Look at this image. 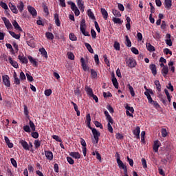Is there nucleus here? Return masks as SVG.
<instances>
[{
	"label": "nucleus",
	"mask_w": 176,
	"mask_h": 176,
	"mask_svg": "<svg viewBox=\"0 0 176 176\" xmlns=\"http://www.w3.org/2000/svg\"><path fill=\"white\" fill-rule=\"evenodd\" d=\"M80 30L82 34L85 35V36H90V34H89V32H86V21L85 20V19H82L81 20L80 24Z\"/></svg>",
	"instance_id": "1"
},
{
	"label": "nucleus",
	"mask_w": 176,
	"mask_h": 176,
	"mask_svg": "<svg viewBox=\"0 0 176 176\" xmlns=\"http://www.w3.org/2000/svg\"><path fill=\"white\" fill-rule=\"evenodd\" d=\"M92 134L94 135V140H93V143L94 144H98V140H99V137L100 135H101V133L97 131V129H92Z\"/></svg>",
	"instance_id": "2"
},
{
	"label": "nucleus",
	"mask_w": 176,
	"mask_h": 176,
	"mask_svg": "<svg viewBox=\"0 0 176 176\" xmlns=\"http://www.w3.org/2000/svg\"><path fill=\"white\" fill-rule=\"evenodd\" d=\"M126 63L130 68H134L135 65H137V63L135 62V59L133 58H129L126 59Z\"/></svg>",
	"instance_id": "3"
},
{
	"label": "nucleus",
	"mask_w": 176,
	"mask_h": 176,
	"mask_svg": "<svg viewBox=\"0 0 176 176\" xmlns=\"http://www.w3.org/2000/svg\"><path fill=\"white\" fill-rule=\"evenodd\" d=\"M2 20L8 30H12L13 26L12 25V23H10V21L9 19H7L6 17H2Z\"/></svg>",
	"instance_id": "4"
},
{
	"label": "nucleus",
	"mask_w": 176,
	"mask_h": 176,
	"mask_svg": "<svg viewBox=\"0 0 176 176\" xmlns=\"http://www.w3.org/2000/svg\"><path fill=\"white\" fill-rule=\"evenodd\" d=\"M111 81L114 87H116V89H119V82H118V79L115 77V73L111 74Z\"/></svg>",
	"instance_id": "5"
},
{
	"label": "nucleus",
	"mask_w": 176,
	"mask_h": 176,
	"mask_svg": "<svg viewBox=\"0 0 176 176\" xmlns=\"http://www.w3.org/2000/svg\"><path fill=\"white\" fill-rule=\"evenodd\" d=\"M3 82L7 87H10V81L9 80V76L5 75L2 76Z\"/></svg>",
	"instance_id": "6"
},
{
	"label": "nucleus",
	"mask_w": 176,
	"mask_h": 176,
	"mask_svg": "<svg viewBox=\"0 0 176 176\" xmlns=\"http://www.w3.org/2000/svg\"><path fill=\"white\" fill-rule=\"evenodd\" d=\"M28 10L30 13V14H32V16H33V17H36V14H37L36 10H35V8L34 7L28 6Z\"/></svg>",
	"instance_id": "7"
},
{
	"label": "nucleus",
	"mask_w": 176,
	"mask_h": 176,
	"mask_svg": "<svg viewBox=\"0 0 176 176\" xmlns=\"http://www.w3.org/2000/svg\"><path fill=\"white\" fill-rule=\"evenodd\" d=\"M19 143L23 146V149H25V151H30V146L28 145V143L25 142V140H21L19 141Z\"/></svg>",
	"instance_id": "8"
},
{
	"label": "nucleus",
	"mask_w": 176,
	"mask_h": 176,
	"mask_svg": "<svg viewBox=\"0 0 176 176\" xmlns=\"http://www.w3.org/2000/svg\"><path fill=\"white\" fill-rule=\"evenodd\" d=\"M153 148L154 152L157 153V152H159V148H160V142H159V140H155L154 142V144H153Z\"/></svg>",
	"instance_id": "9"
},
{
	"label": "nucleus",
	"mask_w": 176,
	"mask_h": 176,
	"mask_svg": "<svg viewBox=\"0 0 176 176\" xmlns=\"http://www.w3.org/2000/svg\"><path fill=\"white\" fill-rule=\"evenodd\" d=\"M149 68H150V69H151V71L153 75L154 76H156V75H157V69H156V65H155V64H151V65H150Z\"/></svg>",
	"instance_id": "10"
},
{
	"label": "nucleus",
	"mask_w": 176,
	"mask_h": 176,
	"mask_svg": "<svg viewBox=\"0 0 176 176\" xmlns=\"http://www.w3.org/2000/svg\"><path fill=\"white\" fill-rule=\"evenodd\" d=\"M77 1V6L79 8L81 12H85V5L83 4V1L82 0H76Z\"/></svg>",
	"instance_id": "11"
},
{
	"label": "nucleus",
	"mask_w": 176,
	"mask_h": 176,
	"mask_svg": "<svg viewBox=\"0 0 176 176\" xmlns=\"http://www.w3.org/2000/svg\"><path fill=\"white\" fill-rule=\"evenodd\" d=\"M9 8L12 11V13H14L15 14H17V13H19V10H17V8L13 3H10Z\"/></svg>",
	"instance_id": "12"
},
{
	"label": "nucleus",
	"mask_w": 176,
	"mask_h": 176,
	"mask_svg": "<svg viewBox=\"0 0 176 176\" xmlns=\"http://www.w3.org/2000/svg\"><path fill=\"white\" fill-rule=\"evenodd\" d=\"M18 58L22 64H28V59H27V57L21 55H19Z\"/></svg>",
	"instance_id": "13"
},
{
	"label": "nucleus",
	"mask_w": 176,
	"mask_h": 176,
	"mask_svg": "<svg viewBox=\"0 0 176 176\" xmlns=\"http://www.w3.org/2000/svg\"><path fill=\"white\" fill-rule=\"evenodd\" d=\"M8 61L10 62V64H11V65H12V67H14V68H19V63H17V62L13 60L12 57L10 56L8 58Z\"/></svg>",
	"instance_id": "14"
},
{
	"label": "nucleus",
	"mask_w": 176,
	"mask_h": 176,
	"mask_svg": "<svg viewBox=\"0 0 176 176\" xmlns=\"http://www.w3.org/2000/svg\"><path fill=\"white\" fill-rule=\"evenodd\" d=\"M54 17L55 20V24L57 25V27H60V25H61V21H60L58 14H54Z\"/></svg>",
	"instance_id": "15"
},
{
	"label": "nucleus",
	"mask_w": 176,
	"mask_h": 176,
	"mask_svg": "<svg viewBox=\"0 0 176 176\" xmlns=\"http://www.w3.org/2000/svg\"><path fill=\"white\" fill-rule=\"evenodd\" d=\"M133 135H135V137L138 138V140H140V133H141L140 126H137L135 129L133 131Z\"/></svg>",
	"instance_id": "16"
},
{
	"label": "nucleus",
	"mask_w": 176,
	"mask_h": 176,
	"mask_svg": "<svg viewBox=\"0 0 176 176\" xmlns=\"http://www.w3.org/2000/svg\"><path fill=\"white\" fill-rule=\"evenodd\" d=\"M12 25L14 27L15 30H16L17 31H20L21 32H23V29H21V27H20L16 21H14L12 22Z\"/></svg>",
	"instance_id": "17"
},
{
	"label": "nucleus",
	"mask_w": 176,
	"mask_h": 176,
	"mask_svg": "<svg viewBox=\"0 0 176 176\" xmlns=\"http://www.w3.org/2000/svg\"><path fill=\"white\" fill-rule=\"evenodd\" d=\"M144 94H145V96L147 97V100H148L149 104H150L151 102H152V101H153V100L152 99V97L151 96V94H153V92L152 91H151L150 92H148V91H145V92H144Z\"/></svg>",
	"instance_id": "18"
},
{
	"label": "nucleus",
	"mask_w": 176,
	"mask_h": 176,
	"mask_svg": "<svg viewBox=\"0 0 176 176\" xmlns=\"http://www.w3.org/2000/svg\"><path fill=\"white\" fill-rule=\"evenodd\" d=\"M164 6L168 10L171 8V6H173L172 1L171 0H165L164 1Z\"/></svg>",
	"instance_id": "19"
},
{
	"label": "nucleus",
	"mask_w": 176,
	"mask_h": 176,
	"mask_svg": "<svg viewBox=\"0 0 176 176\" xmlns=\"http://www.w3.org/2000/svg\"><path fill=\"white\" fill-rule=\"evenodd\" d=\"M80 62H81V65H82V69L86 72V71H87L89 69V68H87V65H86V62L85 61V58H81Z\"/></svg>",
	"instance_id": "20"
},
{
	"label": "nucleus",
	"mask_w": 176,
	"mask_h": 176,
	"mask_svg": "<svg viewBox=\"0 0 176 176\" xmlns=\"http://www.w3.org/2000/svg\"><path fill=\"white\" fill-rule=\"evenodd\" d=\"M16 8L19 9V12H21V13L23 10H24V3L23 1H20L16 5Z\"/></svg>",
	"instance_id": "21"
},
{
	"label": "nucleus",
	"mask_w": 176,
	"mask_h": 176,
	"mask_svg": "<svg viewBox=\"0 0 176 176\" xmlns=\"http://www.w3.org/2000/svg\"><path fill=\"white\" fill-rule=\"evenodd\" d=\"M69 155L74 159H80V154H79L78 152H71Z\"/></svg>",
	"instance_id": "22"
},
{
	"label": "nucleus",
	"mask_w": 176,
	"mask_h": 176,
	"mask_svg": "<svg viewBox=\"0 0 176 176\" xmlns=\"http://www.w3.org/2000/svg\"><path fill=\"white\" fill-rule=\"evenodd\" d=\"M85 91L87 93V94L91 97V96H92L93 94V89L91 88H90L89 86H86L85 87Z\"/></svg>",
	"instance_id": "23"
},
{
	"label": "nucleus",
	"mask_w": 176,
	"mask_h": 176,
	"mask_svg": "<svg viewBox=\"0 0 176 176\" xmlns=\"http://www.w3.org/2000/svg\"><path fill=\"white\" fill-rule=\"evenodd\" d=\"M162 74L163 75V76H164V78H166V76H167V74H168V67H164L162 68V71H161Z\"/></svg>",
	"instance_id": "24"
},
{
	"label": "nucleus",
	"mask_w": 176,
	"mask_h": 176,
	"mask_svg": "<svg viewBox=\"0 0 176 176\" xmlns=\"http://www.w3.org/2000/svg\"><path fill=\"white\" fill-rule=\"evenodd\" d=\"M100 12L102 13V15L103 16V19H104V20H107V19H108V12H107L105 8H101Z\"/></svg>",
	"instance_id": "25"
},
{
	"label": "nucleus",
	"mask_w": 176,
	"mask_h": 176,
	"mask_svg": "<svg viewBox=\"0 0 176 176\" xmlns=\"http://www.w3.org/2000/svg\"><path fill=\"white\" fill-rule=\"evenodd\" d=\"M45 156L48 160H53V153L52 151H45Z\"/></svg>",
	"instance_id": "26"
},
{
	"label": "nucleus",
	"mask_w": 176,
	"mask_h": 176,
	"mask_svg": "<svg viewBox=\"0 0 176 176\" xmlns=\"http://www.w3.org/2000/svg\"><path fill=\"white\" fill-rule=\"evenodd\" d=\"M125 45L127 47H131V41L129 38V36H125Z\"/></svg>",
	"instance_id": "27"
},
{
	"label": "nucleus",
	"mask_w": 176,
	"mask_h": 176,
	"mask_svg": "<svg viewBox=\"0 0 176 176\" xmlns=\"http://www.w3.org/2000/svg\"><path fill=\"white\" fill-rule=\"evenodd\" d=\"M28 58L30 61V63L32 64H33V65H34V67H38V63H37L36 60H35V59H34V58H32V56H28Z\"/></svg>",
	"instance_id": "28"
},
{
	"label": "nucleus",
	"mask_w": 176,
	"mask_h": 176,
	"mask_svg": "<svg viewBox=\"0 0 176 176\" xmlns=\"http://www.w3.org/2000/svg\"><path fill=\"white\" fill-rule=\"evenodd\" d=\"M85 47H87L88 52H89V53H94V50H93V48L91 47V45H90V44H89L88 43H85Z\"/></svg>",
	"instance_id": "29"
},
{
	"label": "nucleus",
	"mask_w": 176,
	"mask_h": 176,
	"mask_svg": "<svg viewBox=\"0 0 176 176\" xmlns=\"http://www.w3.org/2000/svg\"><path fill=\"white\" fill-rule=\"evenodd\" d=\"M68 5H70L71 6V9L74 12V10H76V9H78V7L76 6V5L75 4V3L69 1L67 2Z\"/></svg>",
	"instance_id": "30"
},
{
	"label": "nucleus",
	"mask_w": 176,
	"mask_h": 176,
	"mask_svg": "<svg viewBox=\"0 0 176 176\" xmlns=\"http://www.w3.org/2000/svg\"><path fill=\"white\" fill-rule=\"evenodd\" d=\"M38 51L40 52V53H41L43 57L47 58V52H46V50H45V48H40Z\"/></svg>",
	"instance_id": "31"
},
{
	"label": "nucleus",
	"mask_w": 176,
	"mask_h": 176,
	"mask_svg": "<svg viewBox=\"0 0 176 176\" xmlns=\"http://www.w3.org/2000/svg\"><path fill=\"white\" fill-rule=\"evenodd\" d=\"M45 36L47 39H50L51 41H53V39H54V35L52 34V32H46Z\"/></svg>",
	"instance_id": "32"
},
{
	"label": "nucleus",
	"mask_w": 176,
	"mask_h": 176,
	"mask_svg": "<svg viewBox=\"0 0 176 176\" xmlns=\"http://www.w3.org/2000/svg\"><path fill=\"white\" fill-rule=\"evenodd\" d=\"M146 46L148 52H155V47H153V45H151V43H146Z\"/></svg>",
	"instance_id": "33"
},
{
	"label": "nucleus",
	"mask_w": 176,
	"mask_h": 176,
	"mask_svg": "<svg viewBox=\"0 0 176 176\" xmlns=\"http://www.w3.org/2000/svg\"><path fill=\"white\" fill-rule=\"evenodd\" d=\"M117 164H118L119 168L123 169V168H126V165H124V164H123V162L120 160L117 161Z\"/></svg>",
	"instance_id": "34"
},
{
	"label": "nucleus",
	"mask_w": 176,
	"mask_h": 176,
	"mask_svg": "<svg viewBox=\"0 0 176 176\" xmlns=\"http://www.w3.org/2000/svg\"><path fill=\"white\" fill-rule=\"evenodd\" d=\"M87 14L89 17H90V19H91L92 20H96V16H94V14L93 13V12H91V10H88Z\"/></svg>",
	"instance_id": "35"
},
{
	"label": "nucleus",
	"mask_w": 176,
	"mask_h": 176,
	"mask_svg": "<svg viewBox=\"0 0 176 176\" xmlns=\"http://www.w3.org/2000/svg\"><path fill=\"white\" fill-rule=\"evenodd\" d=\"M128 87L131 94V96H132V97H134V96H135V92H134V89L133 88V87L131 85H130V84L128 85Z\"/></svg>",
	"instance_id": "36"
},
{
	"label": "nucleus",
	"mask_w": 176,
	"mask_h": 176,
	"mask_svg": "<svg viewBox=\"0 0 176 176\" xmlns=\"http://www.w3.org/2000/svg\"><path fill=\"white\" fill-rule=\"evenodd\" d=\"M154 83H155L158 91H162V85H160V82H159V80H155Z\"/></svg>",
	"instance_id": "37"
},
{
	"label": "nucleus",
	"mask_w": 176,
	"mask_h": 176,
	"mask_svg": "<svg viewBox=\"0 0 176 176\" xmlns=\"http://www.w3.org/2000/svg\"><path fill=\"white\" fill-rule=\"evenodd\" d=\"M9 34L15 39H20V34H16L14 32L9 31Z\"/></svg>",
	"instance_id": "38"
},
{
	"label": "nucleus",
	"mask_w": 176,
	"mask_h": 176,
	"mask_svg": "<svg viewBox=\"0 0 176 176\" xmlns=\"http://www.w3.org/2000/svg\"><path fill=\"white\" fill-rule=\"evenodd\" d=\"M43 12L45 13L46 16H49L50 12H49V9L47 8V6L43 4Z\"/></svg>",
	"instance_id": "39"
},
{
	"label": "nucleus",
	"mask_w": 176,
	"mask_h": 176,
	"mask_svg": "<svg viewBox=\"0 0 176 176\" xmlns=\"http://www.w3.org/2000/svg\"><path fill=\"white\" fill-rule=\"evenodd\" d=\"M91 77L93 79H96L97 78V72H96L94 69H91Z\"/></svg>",
	"instance_id": "40"
},
{
	"label": "nucleus",
	"mask_w": 176,
	"mask_h": 176,
	"mask_svg": "<svg viewBox=\"0 0 176 176\" xmlns=\"http://www.w3.org/2000/svg\"><path fill=\"white\" fill-rule=\"evenodd\" d=\"M113 14L116 17H120L122 16V14H120V12L117 10H113Z\"/></svg>",
	"instance_id": "41"
},
{
	"label": "nucleus",
	"mask_w": 176,
	"mask_h": 176,
	"mask_svg": "<svg viewBox=\"0 0 176 176\" xmlns=\"http://www.w3.org/2000/svg\"><path fill=\"white\" fill-rule=\"evenodd\" d=\"M161 133H162V135L164 138H166V137H167V134H168L167 129H166L164 128L162 129Z\"/></svg>",
	"instance_id": "42"
},
{
	"label": "nucleus",
	"mask_w": 176,
	"mask_h": 176,
	"mask_svg": "<svg viewBox=\"0 0 176 176\" xmlns=\"http://www.w3.org/2000/svg\"><path fill=\"white\" fill-rule=\"evenodd\" d=\"M113 21L115 24H122L123 23L119 18H113Z\"/></svg>",
	"instance_id": "43"
},
{
	"label": "nucleus",
	"mask_w": 176,
	"mask_h": 176,
	"mask_svg": "<svg viewBox=\"0 0 176 176\" xmlns=\"http://www.w3.org/2000/svg\"><path fill=\"white\" fill-rule=\"evenodd\" d=\"M91 35L93 39H96V38H97V33L96 32V30H94V29L91 30Z\"/></svg>",
	"instance_id": "44"
},
{
	"label": "nucleus",
	"mask_w": 176,
	"mask_h": 176,
	"mask_svg": "<svg viewBox=\"0 0 176 176\" xmlns=\"http://www.w3.org/2000/svg\"><path fill=\"white\" fill-rule=\"evenodd\" d=\"M114 49L118 51L120 50V43H118V41L114 43Z\"/></svg>",
	"instance_id": "45"
},
{
	"label": "nucleus",
	"mask_w": 176,
	"mask_h": 176,
	"mask_svg": "<svg viewBox=\"0 0 176 176\" xmlns=\"http://www.w3.org/2000/svg\"><path fill=\"white\" fill-rule=\"evenodd\" d=\"M67 56L69 60H75V56L72 52H67Z\"/></svg>",
	"instance_id": "46"
},
{
	"label": "nucleus",
	"mask_w": 176,
	"mask_h": 176,
	"mask_svg": "<svg viewBox=\"0 0 176 176\" xmlns=\"http://www.w3.org/2000/svg\"><path fill=\"white\" fill-rule=\"evenodd\" d=\"M29 124L32 131H35V124L32 120H30Z\"/></svg>",
	"instance_id": "47"
},
{
	"label": "nucleus",
	"mask_w": 176,
	"mask_h": 176,
	"mask_svg": "<svg viewBox=\"0 0 176 176\" xmlns=\"http://www.w3.org/2000/svg\"><path fill=\"white\" fill-rule=\"evenodd\" d=\"M26 78L29 82H34V77H32L28 73L26 74Z\"/></svg>",
	"instance_id": "48"
},
{
	"label": "nucleus",
	"mask_w": 176,
	"mask_h": 176,
	"mask_svg": "<svg viewBox=\"0 0 176 176\" xmlns=\"http://www.w3.org/2000/svg\"><path fill=\"white\" fill-rule=\"evenodd\" d=\"M106 119L108 121V123H111V124H113V120L112 119V117H111V115L107 116Z\"/></svg>",
	"instance_id": "49"
},
{
	"label": "nucleus",
	"mask_w": 176,
	"mask_h": 176,
	"mask_svg": "<svg viewBox=\"0 0 176 176\" xmlns=\"http://www.w3.org/2000/svg\"><path fill=\"white\" fill-rule=\"evenodd\" d=\"M106 119L108 121V123H111V124H113V120L112 119V117H111V115L107 116Z\"/></svg>",
	"instance_id": "50"
},
{
	"label": "nucleus",
	"mask_w": 176,
	"mask_h": 176,
	"mask_svg": "<svg viewBox=\"0 0 176 176\" xmlns=\"http://www.w3.org/2000/svg\"><path fill=\"white\" fill-rule=\"evenodd\" d=\"M10 162L12 166H14L16 168H17V162H16L14 158H11Z\"/></svg>",
	"instance_id": "51"
},
{
	"label": "nucleus",
	"mask_w": 176,
	"mask_h": 176,
	"mask_svg": "<svg viewBox=\"0 0 176 176\" xmlns=\"http://www.w3.org/2000/svg\"><path fill=\"white\" fill-rule=\"evenodd\" d=\"M23 130L26 131V133H31V128H30V126L25 125L23 126Z\"/></svg>",
	"instance_id": "52"
},
{
	"label": "nucleus",
	"mask_w": 176,
	"mask_h": 176,
	"mask_svg": "<svg viewBox=\"0 0 176 176\" xmlns=\"http://www.w3.org/2000/svg\"><path fill=\"white\" fill-rule=\"evenodd\" d=\"M51 94H52V89H49L45 91V96H46L47 97H49L50 96H51Z\"/></svg>",
	"instance_id": "53"
},
{
	"label": "nucleus",
	"mask_w": 176,
	"mask_h": 176,
	"mask_svg": "<svg viewBox=\"0 0 176 176\" xmlns=\"http://www.w3.org/2000/svg\"><path fill=\"white\" fill-rule=\"evenodd\" d=\"M23 108H24V113H25V116H28V114L30 113L28 112V107H27V105L24 104Z\"/></svg>",
	"instance_id": "54"
},
{
	"label": "nucleus",
	"mask_w": 176,
	"mask_h": 176,
	"mask_svg": "<svg viewBox=\"0 0 176 176\" xmlns=\"http://www.w3.org/2000/svg\"><path fill=\"white\" fill-rule=\"evenodd\" d=\"M94 24H95V28H96V31H98V33L101 32V29H100V26L98 25V23L97 21H95Z\"/></svg>",
	"instance_id": "55"
},
{
	"label": "nucleus",
	"mask_w": 176,
	"mask_h": 176,
	"mask_svg": "<svg viewBox=\"0 0 176 176\" xmlns=\"http://www.w3.org/2000/svg\"><path fill=\"white\" fill-rule=\"evenodd\" d=\"M69 39H70L71 41H76L77 38H76V36H75L74 34L71 33V34H69Z\"/></svg>",
	"instance_id": "56"
},
{
	"label": "nucleus",
	"mask_w": 176,
	"mask_h": 176,
	"mask_svg": "<svg viewBox=\"0 0 176 176\" xmlns=\"http://www.w3.org/2000/svg\"><path fill=\"white\" fill-rule=\"evenodd\" d=\"M103 58H104V61L105 64H107V65L109 67V60H108V57L107 56V55H104Z\"/></svg>",
	"instance_id": "57"
},
{
	"label": "nucleus",
	"mask_w": 176,
	"mask_h": 176,
	"mask_svg": "<svg viewBox=\"0 0 176 176\" xmlns=\"http://www.w3.org/2000/svg\"><path fill=\"white\" fill-rule=\"evenodd\" d=\"M0 6H1V8H3V9H5L6 10L8 9V5L4 2L1 1Z\"/></svg>",
	"instance_id": "58"
},
{
	"label": "nucleus",
	"mask_w": 176,
	"mask_h": 176,
	"mask_svg": "<svg viewBox=\"0 0 176 176\" xmlns=\"http://www.w3.org/2000/svg\"><path fill=\"white\" fill-rule=\"evenodd\" d=\"M142 163L144 168H146V167H148L146 165V160H145V158H142Z\"/></svg>",
	"instance_id": "59"
},
{
	"label": "nucleus",
	"mask_w": 176,
	"mask_h": 176,
	"mask_svg": "<svg viewBox=\"0 0 176 176\" xmlns=\"http://www.w3.org/2000/svg\"><path fill=\"white\" fill-rule=\"evenodd\" d=\"M118 8L119 10H120L121 12H124V6H123V4L118 3Z\"/></svg>",
	"instance_id": "60"
},
{
	"label": "nucleus",
	"mask_w": 176,
	"mask_h": 176,
	"mask_svg": "<svg viewBox=\"0 0 176 176\" xmlns=\"http://www.w3.org/2000/svg\"><path fill=\"white\" fill-rule=\"evenodd\" d=\"M94 124H95V126H96L97 127H100V129H102V124H101L100 122H98V121H95Z\"/></svg>",
	"instance_id": "61"
},
{
	"label": "nucleus",
	"mask_w": 176,
	"mask_h": 176,
	"mask_svg": "<svg viewBox=\"0 0 176 176\" xmlns=\"http://www.w3.org/2000/svg\"><path fill=\"white\" fill-rule=\"evenodd\" d=\"M67 160L68 163L70 164H74V159H72V157H67Z\"/></svg>",
	"instance_id": "62"
},
{
	"label": "nucleus",
	"mask_w": 176,
	"mask_h": 176,
	"mask_svg": "<svg viewBox=\"0 0 176 176\" xmlns=\"http://www.w3.org/2000/svg\"><path fill=\"white\" fill-rule=\"evenodd\" d=\"M34 145H35V148H39V146H41V141L39 140H35L34 141Z\"/></svg>",
	"instance_id": "63"
},
{
	"label": "nucleus",
	"mask_w": 176,
	"mask_h": 176,
	"mask_svg": "<svg viewBox=\"0 0 176 176\" xmlns=\"http://www.w3.org/2000/svg\"><path fill=\"white\" fill-rule=\"evenodd\" d=\"M131 52H132V53H133V54H138V53H140L138 52V50L137 48L134 47H133L131 48Z\"/></svg>",
	"instance_id": "64"
}]
</instances>
